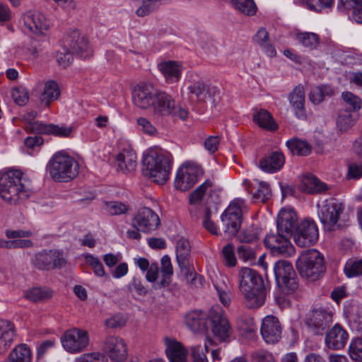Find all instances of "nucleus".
Here are the masks:
<instances>
[{"label": "nucleus", "mask_w": 362, "mask_h": 362, "mask_svg": "<svg viewBox=\"0 0 362 362\" xmlns=\"http://www.w3.org/2000/svg\"><path fill=\"white\" fill-rule=\"evenodd\" d=\"M30 348L24 344L16 346L9 354L8 362H31Z\"/></svg>", "instance_id": "38"}, {"label": "nucleus", "mask_w": 362, "mask_h": 362, "mask_svg": "<svg viewBox=\"0 0 362 362\" xmlns=\"http://www.w3.org/2000/svg\"><path fill=\"white\" fill-rule=\"evenodd\" d=\"M254 120L259 127L274 131L277 129V124L274 121L272 115L265 110H260L253 116Z\"/></svg>", "instance_id": "42"}, {"label": "nucleus", "mask_w": 362, "mask_h": 362, "mask_svg": "<svg viewBox=\"0 0 362 362\" xmlns=\"http://www.w3.org/2000/svg\"><path fill=\"white\" fill-rule=\"evenodd\" d=\"M344 271L349 278L362 276V257L349 259L344 265Z\"/></svg>", "instance_id": "48"}, {"label": "nucleus", "mask_w": 362, "mask_h": 362, "mask_svg": "<svg viewBox=\"0 0 362 362\" xmlns=\"http://www.w3.org/2000/svg\"><path fill=\"white\" fill-rule=\"evenodd\" d=\"M23 24L33 34H43L49 28V23L43 14L38 11H27L23 16Z\"/></svg>", "instance_id": "25"}, {"label": "nucleus", "mask_w": 362, "mask_h": 362, "mask_svg": "<svg viewBox=\"0 0 362 362\" xmlns=\"http://www.w3.org/2000/svg\"><path fill=\"white\" fill-rule=\"evenodd\" d=\"M128 291L132 294L138 296H145L147 293V289L142 284L141 279L134 277L127 285Z\"/></svg>", "instance_id": "59"}, {"label": "nucleus", "mask_w": 362, "mask_h": 362, "mask_svg": "<svg viewBox=\"0 0 362 362\" xmlns=\"http://www.w3.org/2000/svg\"><path fill=\"white\" fill-rule=\"evenodd\" d=\"M296 213L292 209H283L277 217V230L279 233L291 235L296 231L298 226Z\"/></svg>", "instance_id": "27"}, {"label": "nucleus", "mask_w": 362, "mask_h": 362, "mask_svg": "<svg viewBox=\"0 0 362 362\" xmlns=\"http://www.w3.org/2000/svg\"><path fill=\"white\" fill-rule=\"evenodd\" d=\"M362 176V163H353L349 165L347 177L358 179Z\"/></svg>", "instance_id": "64"}, {"label": "nucleus", "mask_w": 362, "mask_h": 362, "mask_svg": "<svg viewBox=\"0 0 362 362\" xmlns=\"http://www.w3.org/2000/svg\"><path fill=\"white\" fill-rule=\"evenodd\" d=\"M6 236L11 240H6L0 238V248H23L30 247L33 243L31 240L28 239H21V238L30 237L32 233L29 230H6Z\"/></svg>", "instance_id": "24"}, {"label": "nucleus", "mask_w": 362, "mask_h": 362, "mask_svg": "<svg viewBox=\"0 0 362 362\" xmlns=\"http://www.w3.org/2000/svg\"><path fill=\"white\" fill-rule=\"evenodd\" d=\"M160 263L162 276L160 280L158 281L155 284V288H160L168 286L170 284L171 276L173 274L171 260L168 255H164L161 258Z\"/></svg>", "instance_id": "36"}, {"label": "nucleus", "mask_w": 362, "mask_h": 362, "mask_svg": "<svg viewBox=\"0 0 362 362\" xmlns=\"http://www.w3.org/2000/svg\"><path fill=\"white\" fill-rule=\"evenodd\" d=\"M133 226L144 233H150L160 225L158 216L150 208L141 209L132 220Z\"/></svg>", "instance_id": "18"}, {"label": "nucleus", "mask_w": 362, "mask_h": 362, "mask_svg": "<svg viewBox=\"0 0 362 362\" xmlns=\"http://www.w3.org/2000/svg\"><path fill=\"white\" fill-rule=\"evenodd\" d=\"M296 39L303 46L315 48L319 43V36L314 33H302L296 35Z\"/></svg>", "instance_id": "49"}, {"label": "nucleus", "mask_w": 362, "mask_h": 362, "mask_svg": "<svg viewBox=\"0 0 362 362\" xmlns=\"http://www.w3.org/2000/svg\"><path fill=\"white\" fill-rule=\"evenodd\" d=\"M66 47L70 52L81 58L86 59L92 55V50L87 37L78 30H74L68 35Z\"/></svg>", "instance_id": "20"}, {"label": "nucleus", "mask_w": 362, "mask_h": 362, "mask_svg": "<svg viewBox=\"0 0 362 362\" xmlns=\"http://www.w3.org/2000/svg\"><path fill=\"white\" fill-rule=\"evenodd\" d=\"M175 251L178 265L184 272L187 284L197 286V282L198 281L202 284V277L194 272V268L190 264V245L189 241L184 238L179 239L177 241Z\"/></svg>", "instance_id": "8"}, {"label": "nucleus", "mask_w": 362, "mask_h": 362, "mask_svg": "<svg viewBox=\"0 0 362 362\" xmlns=\"http://www.w3.org/2000/svg\"><path fill=\"white\" fill-rule=\"evenodd\" d=\"M233 6L237 11L247 16L256 13L257 7L253 0H230Z\"/></svg>", "instance_id": "47"}, {"label": "nucleus", "mask_w": 362, "mask_h": 362, "mask_svg": "<svg viewBox=\"0 0 362 362\" xmlns=\"http://www.w3.org/2000/svg\"><path fill=\"white\" fill-rule=\"evenodd\" d=\"M285 233L267 235L264 238V244L274 255L292 256L295 253V248L289 241L288 237Z\"/></svg>", "instance_id": "15"}, {"label": "nucleus", "mask_w": 362, "mask_h": 362, "mask_svg": "<svg viewBox=\"0 0 362 362\" xmlns=\"http://www.w3.org/2000/svg\"><path fill=\"white\" fill-rule=\"evenodd\" d=\"M349 353L352 360L362 362V338L352 339L349 344Z\"/></svg>", "instance_id": "52"}, {"label": "nucleus", "mask_w": 362, "mask_h": 362, "mask_svg": "<svg viewBox=\"0 0 362 362\" xmlns=\"http://www.w3.org/2000/svg\"><path fill=\"white\" fill-rule=\"evenodd\" d=\"M137 124L141 128V131L151 136L155 135L157 132L156 127L144 117L138 118Z\"/></svg>", "instance_id": "62"}, {"label": "nucleus", "mask_w": 362, "mask_h": 362, "mask_svg": "<svg viewBox=\"0 0 362 362\" xmlns=\"http://www.w3.org/2000/svg\"><path fill=\"white\" fill-rule=\"evenodd\" d=\"M259 238V230L254 226L244 229L238 236V239L242 243H252L258 240Z\"/></svg>", "instance_id": "51"}, {"label": "nucleus", "mask_w": 362, "mask_h": 362, "mask_svg": "<svg viewBox=\"0 0 362 362\" xmlns=\"http://www.w3.org/2000/svg\"><path fill=\"white\" fill-rule=\"evenodd\" d=\"M29 128L37 134H53L58 136L67 137L71 132V128L66 126H58L53 124H45L37 121L30 122Z\"/></svg>", "instance_id": "32"}, {"label": "nucleus", "mask_w": 362, "mask_h": 362, "mask_svg": "<svg viewBox=\"0 0 362 362\" xmlns=\"http://www.w3.org/2000/svg\"><path fill=\"white\" fill-rule=\"evenodd\" d=\"M237 254L238 257L245 262L252 261L255 259V251L247 245L239 246L237 248Z\"/></svg>", "instance_id": "61"}, {"label": "nucleus", "mask_w": 362, "mask_h": 362, "mask_svg": "<svg viewBox=\"0 0 362 362\" xmlns=\"http://www.w3.org/2000/svg\"><path fill=\"white\" fill-rule=\"evenodd\" d=\"M341 97L346 104L349 106L348 107L349 110H358L361 107L362 103L361 99L352 93L344 92L341 94Z\"/></svg>", "instance_id": "57"}, {"label": "nucleus", "mask_w": 362, "mask_h": 362, "mask_svg": "<svg viewBox=\"0 0 362 362\" xmlns=\"http://www.w3.org/2000/svg\"><path fill=\"white\" fill-rule=\"evenodd\" d=\"M208 346L205 344L204 346L194 345L191 346V356L193 362H209L206 354L208 352Z\"/></svg>", "instance_id": "53"}, {"label": "nucleus", "mask_w": 362, "mask_h": 362, "mask_svg": "<svg viewBox=\"0 0 362 362\" xmlns=\"http://www.w3.org/2000/svg\"><path fill=\"white\" fill-rule=\"evenodd\" d=\"M63 347L71 354L84 350L89 342L88 334L86 331L74 328L65 332L61 338Z\"/></svg>", "instance_id": "12"}, {"label": "nucleus", "mask_w": 362, "mask_h": 362, "mask_svg": "<svg viewBox=\"0 0 362 362\" xmlns=\"http://www.w3.org/2000/svg\"><path fill=\"white\" fill-rule=\"evenodd\" d=\"M153 110L159 115L171 116L182 120H185L188 117L187 110L176 105L174 99L165 92H158L156 95Z\"/></svg>", "instance_id": "9"}, {"label": "nucleus", "mask_w": 362, "mask_h": 362, "mask_svg": "<svg viewBox=\"0 0 362 362\" xmlns=\"http://www.w3.org/2000/svg\"><path fill=\"white\" fill-rule=\"evenodd\" d=\"M46 171L54 181L67 182L78 175L79 165L74 157L65 152L59 151L48 161Z\"/></svg>", "instance_id": "4"}, {"label": "nucleus", "mask_w": 362, "mask_h": 362, "mask_svg": "<svg viewBox=\"0 0 362 362\" xmlns=\"http://www.w3.org/2000/svg\"><path fill=\"white\" fill-rule=\"evenodd\" d=\"M273 272L276 283L282 293L288 295L298 288L297 276L289 262L277 261L274 265Z\"/></svg>", "instance_id": "7"}, {"label": "nucleus", "mask_w": 362, "mask_h": 362, "mask_svg": "<svg viewBox=\"0 0 362 362\" xmlns=\"http://www.w3.org/2000/svg\"><path fill=\"white\" fill-rule=\"evenodd\" d=\"M261 334L267 344H275L281 338L282 327L277 317L266 316L262 322Z\"/></svg>", "instance_id": "21"}, {"label": "nucleus", "mask_w": 362, "mask_h": 362, "mask_svg": "<svg viewBox=\"0 0 362 362\" xmlns=\"http://www.w3.org/2000/svg\"><path fill=\"white\" fill-rule=\"evenodd\" d=\"M341 5L352 11V17L358 23H362V0H340Z\"/></svg>", "instance_id": "43"}, {"label": "nucleus", "mask_w": 362, "mask_h": 362, "mask_svg": "<svg viewBox=\"0 0 362 362\" xmlns=\"http://www.w3.org/2000/svg\"><path fill=\"white\" fill-rule=\"evenodd\" d=\"M103 350L112 361L123 362L127 356V345L119 337H107L104 341Z\"/></svg>", "instance_id": "19"}, {"label": "nucleus", "mask_w": 362, "mask_h": 362, "mask_svg": "<svg viewBox=\"0 0 362 362\" xmlns=\"http://www.w3.org/2000/svg\"><path fill=\"white\" fill-rule=\"evenodd\" d=\"M317 216L324 229L333 231L340 227L339 220L344 211L343 204L335 199H327L317 203Z\"/></svg>", "instance_id": "6"}, {"label": "nucleus", "mask_w": 362, "mask_h": 362, "mask_svg": "<svg viewBox=\"0 0 362 362\" xmlns=\"http://www.w3.org/2000/svg\"><path fill=\"white\" fill-rule=\"evenodd\" d=\"M300 189L303 192L314 194L325 192L328 189V187L317 177L309 174L305 175L301 179Z\"/></svg>", "instance_id": "34"}, {"label": "nucleus", "mask_w": 362, "mask_h": 362, "mask_svg": "<svg viewBox=\"0 0 362 362\" xmlns=\"http://www.w3.org/2000/svg\"><path fill=\"white\" fill-rule=\"evenodd\" d=\"M117 170L124 174L134 172L137 166L136 152L130 147L123 148L116 157Z\"/></svg>", "instance_id": "28"}, {"label": "nucleus", "mask_w": 362, "mask_h": 362, "mask_svg": "<svg viewBox=\"0 0 362 362\" xmlns=\"http://www.w3.org/2000/svg\"><path fill=\"white\" fill-rule=\"evenodd\" d=\"M157 8L154 4L146 0H142L141 5L136 11V14L139 17H144L154 11Z\"/></svg>", "instance_id": "63"}, {"label": "nucleus", "mask_w": 362, "mask_h": 362, "mask_svg": "<svg viewBox=\"0 0 362 362\" xmlns=\"http://www.w3.org/2000/svg\"><path fill=\"white\" fill-rule=\"evenodd\" d=\"M105 211L111 216H117L126 213L129 206L120 202H108L105 203Z\"/></svg>", "instance_id": "50"}, {"label": "nucleus", "mask_w": 362, "mask_h": 362, "mask_svg": "<svg viewBox=\"0 0 362 362\" xmlns=\"http://www.w3.org/2000/svg\"><path fill=\"white\" fill-rule=\"evenodd\" d=\"M52 296V291L47 288H33L25 294V298L33 302L43 301Z\"/></svg>", "instance_id": "46"}, {"label": "nucleus", "mask_w": 362, "mask_h": 362, "mask_svg": "<svg viewBox=\"0 0 362 362\" xmlns=\"http://www.w3.org/2000/svg\"><path fill=\"white\" fill-rule=\"evenodd\" d=\"M158 68L168 82L174 83L180 80L182 71V66L180 63L171 60L165 61L158 64Z\"/></svg>", "instance_id": "33"}, {"label": "nucleus", "mask_w": 362, "mask_h": 362, "mask_svg": "<svg viewBox=\"0 0 362 362\" xmlns=\"http://www.w3.org/2000/svg\"><path fill=\"white\" fill-rule=\"evenodd\" d=\"M86 262L92 267L95 275L98 276H103L105 275L103 265L98 258L89 255L86 256Z\"/></svg>", "instance_id": "60"}, {"label": "nucleus", "mask_w": 362, "mask_h": 362, "mask_svg": "<svg viewBox=\"0 0 362 362\" xmlns=\"http://www.w3.org/2000/svg\"><path fill=\"white\" fill-rule=\"evenodd\" d=\"M222 255L225 264L228 267H234L237 260L234 252V245L229 243L222 249Z\"/></svg>", "instance_id": "55"}, {"label": "nucleus", "mask_w": 362, "mask_h": 362, "mask_svg": "<svg viewBox=\"0 0 362 362\" xmlns=\"http://www.w3.org/2000/svg\"><path fill=\"white\" fill-rule=\"evenodd\" d=\"M244 204L243 199H234L221 216L224 225V232L230 236L235 235L240 228Z\"/></svg>", "instance_id": "10"}, {"label": "nucleus", "mask_w": 362, "mask_h": 362, "mask_svg": "<svg viewBox=\"0 0 362 362\" xmlns=\"http://www.w3.org/2000/svg\"><path fill=\"white\" fill-rule=\"evenodd\" d=\"M286 146L292 154L306 156L311 153L312 147L309 143L305 140L293 138L286 142Z\"/></svg>", "instance_id": "37"}, {"label": "nucleus", "mask_w": 362, "mask_h": 362, "mask_svg": "<svg viewBox=\"0 0 362 362\" xmlns=\"http://www.w3.org/2000/svg\"><path fill=\"white\" fill-rule=\"evenodd\" d=\"M11 97L18 105H24L28 100V92L23 87H16L11 90Z\"/></svg>", "instance_id": "58"}, {"label": "nucleus", "mask_w": 362, "mask_h": 362, "mask_svg": "<svg viewBox=\"0 0 362 362\" xmlns=\"http://www.w3.org/2000/svg\"><path fill=\"white\" fill-rule=\"evenodd\" d=\"M201 172L198 166L186 163L177 170L175 186L177 189L187 191L197 181Z\"/></svg>", "instance_id": "16"}, {"label": "nucleus", "mask_w": 362, "mask_h": 362, "mask_svg": "<svg viewBox=\"0 0 362 362\" xmlns=\"http://www.w3.org/2000/svg\"><path fill=\"white\" fill-rule=\"evenodd\" d=\"M209 322L214 336L221 341H227L233 329L228 319L219 311L212 309L209 313Z\"/></svg>", "instance_id": "17"}, {"label": "nucleus", "mask_w": 362, "mask_h": 362, "mask_svg": "<svg viewBox=\"0 0 362 362\" xmlns=\"http://www.w3.org/2000/svg\"><path fill=\"white\" fill-rule=\"evenodd\" d=\"M332 322V312L322 307L314 308L305 320V324L316 334H322Z\"/></svg>", "instance_id": "14"}, {"label": "nucleus", "mask_w": 362, "mask_h": 362, "mask_svg": "<svg viewBox=\"0 0 362 362\" xmlns=\"http://www.w3.org/2000/svg\"><path fill=\"white\" fill-rule=\"evenodd\" d=\"M165 353L170 362H187V350L177 340L173 338L164 339Z\"/></svg>", "instance_id": "31"}, {"label": "nucleus", "mask_w": 362, "mask_h": 362, "mask_svg": "<svg viewBox=\"0 0 362 362\" xmlns=\"http://www.w3.org/2000/svg\"><path fill=\"white\" fill-rule=\"evenodd\" d=\"M75 362H108L105 355L100 352L84 354L75 360Z\"/></svg>", "instance_id": "56"}, {"label": "nucleus", "mask_w": 362, "mask_h": 362, "mask_svg": "<svg viewBox=\"0 0 362 362\" xmlns=\"http://www.w3.org/2000/svg\"><path fill=\"white\" fill-rule=\"evenodd\" d=\"M67 263V254L63 250L54 249L42 251L35 255L34 264L42 270L60 269Z\"/></svg>", "instance_id": "11"}, {"label": "nucleus", "mask_w": 362, "mask_h": 362, "mask_svg": "<svg viewBox=\"0 0 362 362\" xmlns=\"http://www.w3.org/2000/svg\"><path fill=\"white\" fill-rule=\"evenodd\" d=\"M334 90L329 86L322 85L312 89L309 94L310 100L315 105L320 104L326 96L333 95Z\"/></svg>", "instance_id": "44"}, {"label": "nucleus", "mask_w": 362, "mask_h": 362, "mask_svg": "<svg viewBox=\"0 0 362 362\" xmlns=\"http://www.w3.org/2000/svg\"><path fill=\"white\" fill-rule=\"evenodd\" d=\"M285 163V157L281 151H274L267 153L260 159L259 167L266 173H274L280 170Z\"/></svg>", "instance_id": "29"}, {"label": "nucleus", "mask_w": 362, "mask_h": 362, "mask_svg": "<svg viewBox=\"0 0 362 362\" xmlns=\"http://www.w3.org/2000/svg\"><path fill=\"white\" fill-rule=\"evenodd\" d=\"M248 192L252 194L253 199L259 200L262 202L268 200L272 196L271 189L269 185L264 182H259L257 183V186H251V189L246 186Z\"/></svg>", "instance_id": "41"}, {"label": "nucleus", "mask_w": 362, "mask_h": 362, "mask_svg": "<svg viewBox=\"0 0 362 362\" xmlns=\"http://www.w3.org/2000/svg\"><path fill=\"white\" fill-rule=\"evenodd\" d=\"M32 193L31 181L18 170H10L0 177V196L10 204L27 199Z\"/></svg>", "instance_id": "2"}, {"label": "nucleus", "mask_w": 362, "mask_h": 362, "mask_svg": "<svg viewBox=\"0 0 362 362\" xmlns=\"http://www.w3.org/2000/svg\"><path fill=\"white\" fill-rule=\"evenodd\" d=\"M187 325L194 332L204 331L208 329L209 315L202 311H192L186 315Z\"/></svg>", "instance_id": "35"}, {"label": "nucleus", "mask_w": 362, "mask_h": 362, "mask_svg": "<svg viewBox=\"0 0 362 362\" xmlns=\"http://www.w3.org/2000/svg\"><path fill=\"white\" fill-rule=\"evenodd\" d=\"M239 292L248 308H258L266 299V290L262 276L254 269L243 267L238 272Z\"/></svg>", "instance_id": "1"}, {"label": "nucleus", "mask_w": 362, "mask_h": 362, "mask_svg": "<svg viewBox=\"0 0 362 362\" xmlns=\"http://www.w3.org/2000/svg\"><path fill=\"white\" fill-rule=\"evenodd\" d=\"M355 123V119L351 110L345 109L339 111L337 119V127L339 131L343 132L349 129Z\"/></svg>", "instance_id": "45"}, {"label": "nucleus", "mask_w": 362, "mask_h": 362, "mask_svg": "<svg viewBox=\"0 0 362 362\" xmlns=\"http://www.w3.org/2000/svg\"><path fill=\"white\" fill-rule=\"evenodd\" d=\"M212 186V182L209 180H206L204 183L199 185L194 191L189 195V203L194 204L200 201L208 188Z\"/></svg>", "instance_id": "54"}, {"label": "nucleus", "mask_w": 362, "mask_h": 362, "mask_svg": "<svg viewBox=\"0 0 362 362\" xmlns=\"http://www.w3.org/2000/svg\"><path fill=\"white\" fill-rule=\"evenodd\" d=\"M173 156L163 149H151L144 155L142 172L144 175L159 185L165 184L170 177Z\"/></svg>", "instance_id": "3"}, {"label": "nucleus", "mask_w": 362, "mask_h": 362, "mask_svg": "<svg viewBox=\"0 0 362 362\" xmlns=\"http://www.w3.org/2000/svg\"><path fill=\"white\" fill-rule=\"evenodd\" d=\"M288 100L295 115L300 119L306 118L305 108V89L303 85L298 84L288 94Z\"/></svg>", "instance_id": "30"}, {"label": "nucleus", "mask_w": 362, "mask_h": 362, "mask_svg": "<svg viewBox=\"0 0 362 362\" xmlns=\"http://www.w3.org/2000/svg\"><path fill=\"white\" fill-rule=\"evenodd\" d=\"M187 90L189 98L200 103H204L219 94L216 87L210 86L200 80L192 82Z\"/></svg>", "instance_id": "23"}, {"label": "nucleus", "mask_w": 362, "mask_h": 362, "mask_svg": "<svg viewBox=\"0 0 362 362\" xmlns=\"http://www.w3.org/2000/svg\"><path fill=\"white\" fill-rule=\"evenodd\" d=\"M158 91L151 84H141L136 87L132 93L134 104L139 108H153Z\"/></svg>", "instance_id": "22"}, {"label": "nucleus", "mask_w": 362, "mask_h": 362, "mask_svg": "<svg viewBox=\"0 0 362 362\" xmlns=\"http://www.w3.org/2000/svg\"><path fill=\"white\" fill-rule=\"evenodd\" d=\"M296 264L300 276L313 281L320 279L326 270L324 256L315 249L302 252Z\"/></svg>", "instance_id": "5"}, {"label": "nucleus", "mask_w": 362, "mask_h": 362, "mask_svg": "<svg viewBox=\"0 0 362 362\" xmlns=\"http://www.w3.org/2000/svg\"><path fill=\"white\" fill-rule=\"evenodd\" d=\"M14 337L13 325L8 321L0 320V349L9 346Z\"/></svg>", "instance_id": "40"}, {"label": "nucleus", "mask_w": 362, "mask_h": 362, "mask_svg": "<svg viewBox=\"0 0 362 362\" xmlns=\"http://www.w3.org/2000/svg\"><path fill=\"white\" fill-rule=\"evenodd\" d=\"M60 95L59 85L55 81L49 80L45 83L44 90L41 95V100L46 105L52 101L57 100Z\"/></svg>", "instance_id": "39"}, {"label": "nucleus", "mask_w": 362, "mask_h": 362, "mask_svg": "<svg viewBox=\"0 0 362 362\" xmlns=\"http://www.w3.org/2000/svg\"><path fill=\"white\" fill-rule=\"evenodd\" d=\"M349 339V334L339 324H335L325 335L326 346L332 350L342 349Z\"/></svg>", "instance_id": "26"}, {"label": "nucleus", "mask_w": 362, "mask_h": 362, "mask_svg": "<svg viewBox=\"0 0 362 362\" xmlns=\"http://www.w3.org/2000/svg\"><path fill=\"white\" fill-rule=\"evenodd\" d=\"M318 229L313 220L301 221L293 233L296 244L301 247H309L318 240Z\"/></svg>", "instance_id": "13"}]
</instances>
